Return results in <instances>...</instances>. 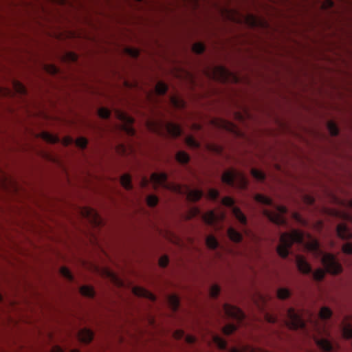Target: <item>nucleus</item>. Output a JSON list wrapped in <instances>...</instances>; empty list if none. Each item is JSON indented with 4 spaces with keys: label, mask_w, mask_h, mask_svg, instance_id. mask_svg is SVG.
Masks as SVG:
<instances>
[{
    "label": "nucleus",
    "mask_w": 352,
    "mask_h": 352,
    "mask_svg": "<svg viewBox=\"0 0 352 352\" xmlns=\"http://www.w3.org/2000/svg\"><path fill=\"white\" fill-rule=\"evenodd\" d=\"M294 243L306 246L316 258H320L326 272L333 274H338L342 272L341 265L333 254L324 252L316 240H312L306 244L304 241V233L298 230H292L290 232L281 234L280 243L276 249L278 255L283 258H287Z\"/></svg>",
    "instance_id": "f257e3e1"
},
{
    "label": "nucleus",
    "mask_w": 352,
    "mask_h": 352,
    "mask_svg": "<svg viewBox=\"0 0 352 352\" xmlns=\"http://www.w3.org/2000/svg\"><path fill=\"white\" fill-rule=\"evenodd\" d=\"M149 127L153 132L161 136L168 135L177 138L182 133V129L179 125L169 121L160 120L151 123Z\"/></svg>",
    "instance_id": "f03ea898"
},
{
    "label": "nucleus",
    "mask_w": 352,
    "mask_h": 352,
    "mask_svg": "<svg viewBox=\"0 0 352 352\" xmlns=\"http://www.w3.org/2000/svg\"><path fill=\"white\" fill-rule=\"evenodd\" d=\"M223 183L244 190L248 187V180L245 174L239 170L226 171L221 176Z\"/></svg>",
    "instance_id": "7ed1b4c3"
},
{
    "label": "nucleus",
    "mask_w": 352,
    "mask_h": 352,
    "mask_svg": "<svg viewBox=\"0 0 352 352\" xmlns=\"http://www.w3.org/2000/svg\"><path fill=\"white\" fill-rule=\"evenodd\" d=\"M283 323L291 329H305L306 324L301 315L290 307L286 310Z\"/></svg>",
    "instance_id": "20e7f679"
},
{
    "label": "nucleus",
    "mask_w": 352,
    "mask_h": 352,
    "mask_svg": "<svg viewBox=\"0 0 352 352\" xmlns=\"http://www.w3.org/2000/svg\"><path fill=\"white\" fill-rule=\"evenodd\" d=\"M276 211L265 210L263 211L266 217L278 226H287V220L285 214L287 213V208L285 206H276Z\"/></svg>",
    "instance_id": "39448f33"
},
{
    "label": "nucleus",
    "mask_w": 352,
    "mask_h": 352,
    "mask_svg": "<svg viewBox=\"0 0 352 352\" xmlns=\"http://www.w3.org/2000/svg\"><path fill=\"white\" fill-rule=\"evenodd\" d=\"M223 310L227 317L235 320L239 324L245 319V314L236 306L226 303L223 306Z\"/></svg>",
    "instance_id": "423d86ee"
},
{
    "label": "nucleus",
    "mask_w": 352,
    "mask_h": 352,
    "mask_svg": "<svg viewBox=\"0 0 352 352\" xmlns=\"http://www.w3.org/2000/svg\"><path fill=\"white\" fill-rule=\"evenodd\" d=\"M222 204L226 206L232 208L234 217L242 226H245L247 224V218L245 215L239 208L234 206V200L232 198L230 197H223L222 199Z\"/></svg>",
    "instance_id": "0eeeda50"
},
{
    "label": "nucleus",
    "mask_w": 352,
    "mask_h": 352,
    "mask_svg": "<svg viewBox=\"0 0 352 352\" xmlns=\"http://www.w3.org/2000/svg\"><path fill=\"white\" fill-rule=\"evenodd\" d=\"M212 72L213 78L219 81L226 82L230 78H233L236 80L237 79L236 76H232V73L227 68L221 65L214 67Z\"/></svg>",
    "instance_id": "6e6552de"
},
{
    "label": "nucleus",
    "mask_w": 352,
    "mask_h": 352,
    "mask_svg": "<svg viewBox=\"0 0 352 352\" xmlns=\"http://www.w3.org/2000/svg\"><path fill=\"white\" fill-rule=\"evenodd\" d=\"M118 117L120 120L122 121L124 130L127 135L130 136L135 135V131L133 127V124L134 122L133 118L122 112H118Z\"/></svg>",
    "instance_id": "1a4fd4ad"
},
{
    "label": "nucleus",
    "mask_w": 352,
    "mask_h": 352,
    "mask_svg": "<svg viewBox=\"0 0 352 352\" xmlns=\"http://www.w3.org/2000/svg\"><path fill=\"white\" fill-rule=\"evenodd\" d=\"M151 181L155 186H162L164 188L169 189L170 185L167 182V175L165 173H153L151 175Z\"/></svg>",
    "instance_id": "9d476101"
},
{
    "label": "nucleus",
    "mask_w": 352,
    "mask_h": 352,
    "mask_svg": "<svg viewBox=\"0 0 352 352\" xmlns=\"http://www.w3.org/2000/svg\"><path fill=\"white\" fill-rule=\"evenodd\" d=\"M82 214L93 224L98 226L101 223V219L94 209L91 208H84L81 210Z\"/></svg>",
    "instance_id": "9b49d317"
},
{
    "label": "nucleus",
    "mask_w": 352,
    "mask_h": 352,
    "mask_svg": "<svg viewBox=\"0 0 352 352\" xmlns=\"http://www.w3.org/2000/svg\"><path fill=\"white\" fill-rule=\"evenodd\" d=\"M217 125L226 131H228L236 136H241L242 133L238 127L232 122L225 120H221L217 122Z\"/></svg>",
    "instance_id": "f8f14e48"
},
{
    "label": "nucleus",
    "mask_w": 352,
    "mask_h": 352,
    "mask_svg": "<svg viewBox=\"0 0 352 352\" xmlns=\"http://www.w3.org/2000/svg\"><path fill=\"white\" fill-rule=\"evenodd\" d=\"M296 263L300 272L305 274H309L312 272L311 265L302 256L297 255L296 256Z\"/></svg>",
    "instance_id": "ddd939ff"
},
{
    "label": "nucleus",
    "mask_w": 352,
    "mask_h": 352,
    "mask_svg": "<svg viewBox=\"0 0 352 352\" xmlns=\"http://www.w3.org/2000/svg\"><path fill=\"white\" fill-rule=\"evenodd\" d=\"M336 232L338 236L343 240L352 239V232L349 230L347 226L344 223L338 225Z\"/></svg>",
    "instance_id": "4468645a"
},
{
    "label": "nucleus",
    "mask_w": 352,
    "mask_h": 352,
    "mask_svg": "<svg viewBox=\"0 0 352 352\" xmlns=\"http://www.w3.org/2000/svg\"><path fill=\"white\" fill-rule=\"evenodd\" d=\"M79 340L86 344L91 342L94 338V333L88 329H82L78 332Z\"/></svg>",
    "instance_id": "2eb2a0df"
},
{
    "label": "nucleus",
    "mask_w": 352,
    "mask_h": 352,
    "mask_svg": "<svg viewBox=\"0 0 352 352\" xmlns=\"http://www.w3.org/2000/svg\"><path fill=\"white\" fill-rule=\"evenodd\" d=\"M342 335L346 338H352V317L349 321L345 318L342 324Z\"/></svg>",
    "instance_id": "dca6fc26"
},
{
    "label": "nucleus",
    "mask_w": 352,
    "mask_h": 352,
    "mask_svg": "<svg viewBox=\"0 0 352 352\" xmlns=\"http://www.w3.org/2000/svg\"><path fill=\"white\" fill-rule=\"evenodd\" d=\"M317 346L324 352H331L333 349V344L327 338L316 339Z\"/></svg>",
    "instance_id": "f3484780"
},
{
    "label": "nucleus",
    "mask_w": 352,
    "mask_h": 352,
    "mask_svg": "<svg viewBox=\"0 0 352 352\" xmlns=\"http://www.w3.org/2000/svg\"><path fill=\"white\" fill-rule=\"evenodd\" d=\"M133 292L135 296L140 297H144L148 298L152 301L155 300V296L154 294L147 291L146 289L138 287H135L133 289Z\"/></svg>",
    "instance_id": "a211bd4d"
},
{
    "label": "nucleus",
    "mask_w": 352,
    "mask_h": 352,
    "mask_svg": "<svg viewBox=\"0 0 352 352\" xmlns=\"http://www.w3.org/2000/svg\"><path fill=\"white\" fill-rule=\"evenodd\" d=\"M204 195V192L199 189H189L188 190V198L192 201H197Z\"/></svg>",
    "instance_id": "6ab92c4d"
},
{
    "label": "nucleus",
    "mask_w": 352,
    "mask_h": 352,
    "mask_svg": "<svg viewBox=\"0 0 352 352\" xmlns=\"http://www.w3.org/2000/svg\"><path fill=\"white\" fill-rule=\"evenodd\" d=\"M202 218L208 225H213L217 220V216L214 211H208L202 215Z\"/></svg>",
    "instance_id": "aec40b11"
},
{
    "label": "nucleus",
    "mask_w": 352,
    "mask_h": 352,
    "mask_svg": "<svg viewBox=\"0 0 352 352\" xmlns=\"http://www.w3.org/2000/svg\"><path fill=\"white\" fill-rule=\"evenodd\" d=\"M254 199L256 202L265 206H273L272 199L262 194H256L254 196Z\"/></svg>",
    "instance_id": "412c9836"
},
{
    "label": "nucleus",
    "mask_w": 352,
    "mask_h": 352,
    "mask_svg": "<svg viewBox=\"0 0 352 352\" xmlns=\"http://www.w3.org/2000/svg\"><path fill=\"white\" fill-rule=\"evenodd\" d=\"M212 338L213 342L219 349L221 350H226L227 349V342L223 338L217 334L212 335Z\"/></svg>",
    "instance_id": "4be33fe9"
},
{
    "label": "nucleus",
    "mask_w": 352,
    "mask_h": 352,
    "mask_svg": "<svg viewBox=\"0 0 352 352\" xmlns=\"http://www.w3.org/2000/svg\"><path fill=\"white\" fill-rule=\"evenodd\" d=\"M228 235L234 242L239 243L242 240V234L233 228H228Z\"/></svg>",
    "instance_id": "5701e85b"
},
{
    "label": "nucleus",
    "mask_w": 352,
    "mask_h": 352,
    "mask_svg": "<svg viewBox=\"0 0 352 352\" xmlns=\"http://www.w3.org/2000/svg\"><path fill=\"white\" fill-rule=\"evenodd\" d=\"M184 140L186 145L190 148L195 149L200 146V143L192 135H186Z\"/></svg>",
    "instance_id": "b1692460"
},
{
    "label": "nucleus",
    "mask_w": 352,
    "mask_h": 352,
    "mask_svg": "<svg viewBox=\"0 0 352 352\" xmlns=\"http://www.w3.org/2000/svg\"><path fill=\"white\" fill-rule=\"evenodd\" d=\"M80 294L88 298H94L95 296V291L94 288L89 285H83L80 288Z\"/></svg>",
    "instance_id": "393cba45"
},
{
    "label": "nucleus",
    "mask_w": 352,
    "mask_h": 352,
    "mask_svg": "<svg viewBox=\"0 0 352 352\" xmlns=\"http://www.w3.org/2000/svg\"><path fill=\"white\" fill-rule=\"evenodd\" d=\"M120 183L126 190H131L132 188L131 178L129 174H124L121 176Z\"/></svg>",
    "instance_id": "a878e982"
},
{
    "label": "nucleus",
    "mask_w": 352,
    "mask_h": 352,
    "mask_svg": "<svg viewBox=\"0 0 352 352\" xmlns=\"http://www.w3.org/2000/svg\"><path fill=\"white\" fill-rule=\"evenodd\" d=\"M170 102L176 109H182L185 106V102L177 96H170Z\"/></svg>",
    "instance_id": "bb28decb"
},
{
    "label": "nucleus",
    "mask_w": 352,
    "mask_h": 352,
    "mask_svg": "<svg viewBox=\"0 0 352 352\" xmlns=\"http://www.w3.org/2000/svg\"><path fill=\"white\" fill-rule=\"evenodd\" d=\"M207 246L212 250H215L219 247V242L214 236L210 235L206 239Z\"/></svg>",
    "instance_id": "cd10ccee"
},
{
    "label": "nucleus",
    "mask_w": 352,
    "mask_h": 352,
    "mask_svg": "<svg viewBox=\"0 0 352 352\" xmlns=\"http://www.w3.org/2000/svg\"><path fill=\"white\" fill-rule=\"evenodd\" d=\"M43 138L45 141L48 143L54 144L59 142V138L55 135L49 133L47 132H44L43 133Z\"/></svg>",
    "instance_id": "c85d7f7f"
},
{
    "label": "nucleus",
    "mask_w": 352,
    "mask_h": 352,
    "mask_svg": "<svg viewBox=\"0 0 352 352\" xmlns=\"http://www.w3.org/2000/svg\"><path fill=\"white\" fill-rule=\"evenodd\" d=\"M155 90L158 95H164L168 90V86L163 82H158L155 85Z\"/></svg>",
    "instance_id": "c756f323"
},
{
    "label": "nucleus",
    "mask_w": 352,
    "mask_h": 352,
    "mask_svg": "<svg viewBox=\"0 0 352 352\" xmlns=\"http://www.w3.org/2000/svg\"><path fill=\"white\" fill-rule=\"evenodd\" d=\"M251 174L258 181L263 182L265 179V173L256 168H252Z\"/></svg>",
    "instance_id": "7c9ffc66"
},
{
    "label": "nucleus",
    "mask_w": 352,
    "mask_h": 352,
    "mask_svg": "<svg viewBox=\"0 0 352 352\" xmlns=\"http://www.w3.org/2000/svg\"><path fill=\"white\" fill-rule=\"evenodd\" d=\"M168 302L174 311H176L179 307V299L175 295L168 296Z\"/></svg>",
    "instance_id": "2f4dec72"
},
{
    "label": "nucleus",
    "mask_w": 352,
    "mask_h": 352,
    "mask_svg": "<svg viewBox=\"0 0 352 352\" xmlns=\"http://www.w3.org/2000/svg\"><path fill=\"white\" fill-rule=\"evenodd\" d=\"M291 295V292L287 288H279L277 290V296L279 299L285 300L289 298Z\"/></svg>",
    "instance_id": "473e14b6"
},
{
    "label": "nucleus",
    "mask_w": 352,
    "mask_h": 352,
    "mask_svg": "<svg viewBox=\"0 0 352 352\" xmlns=\"http://www.w3.org/2000/svg\"><path fill=\"white\" fill-rule=\"evenodd\" d=\"M238 327L235 324H226L222 329L223 333L226 336H230L233 333L236 329Z\"/></svg>",
    "instance_id": "72a5a7b5"
},
{
    "label": "nucleus",
    "mask_w": 352,
    "mask_h": 352,
    "mask_svg": "<svg viewBox=\"0 0 352 352\" xmlns=\"http://www.w3.org/2000/svg\"><path fill=\"white\" fill-rule=\"evenodd\" d=\"M327 129L332 136H337L339 133V129L336 124L332 121L327 123Z\"/></svg>",
    "instance_id": "f704fd0d"
},
{
    "label": "nucleus",
    "mask_w": 352,
    "mask_h": 352,
    "mask_svg": "<svg viewBox=\"0 0 352 352\" xmlns=\"http://www.w3.org/2000/svg\"><path fill=\"white\" fill-rule=\"evenodd\" d=\"M325 275V271L323 269L318 268L312 273L313 278L317 281H321Z\"/></svg>",
    "instance_id": "c9c22d12"
},
{
    "label": "nucleus",
    "mask_w": 352,
    "mask_h": 352,
    "mask_svg": "<svg viewBox=\"0 0 352 352\" xmlns=\"http://www.w3.org/2000/svg\"><path fill=\"white\" fill-rule=\"evenodd\" d=\"M332 314L331 311L327 307L321 308L319 316L322 320H327L331 318Z\"/></svg>",
    "instance_id": "e433bc0d"
},
{
    "label": "nucleus",
    "mask_w": 352,
    "mask_h": 352,
    "mask_svg": "<svg viewBox=\"0 0 352 352\" xmlns=\"http://www.w3.org/2000/svg\"><path fill=\"white\" fill-rule=\"evenodd\" d=\"M15 91L21 95H25L27 93L25 86L18 81H14L13 83Z\"/></svg>",
    "instance_id": "4c0bfd02"
},
{
    "label": "nucleus",
    "mask_w": 352,
    "mask_h": 352,
    "mask_svg": "<svg viewBox=\"0 0 352 352\" xmlns=\"http://www.w3.org/2000/svg\"><path fill=\"white\" fill-rule=\"evenodd\" d=\"M60 272L61 275L64 278L67 279L68 280H69V281L74 280V276L68 268H67L65 267H63L60 268Z\"/></svg>",
    "instance_id": "58836bf2"
},
{
    "label": "nucleus",
    "mask_w": 352,
    "mask_h": 352,
    "mask_svg": "<svg viewBox=\"0 0 352 352\" xmlns=\"http://www.w3.org/2000/svg\"><path fill=\"white\" fill-rule=\"evenodd\" d=\"M88 144L87 140L84 137H80L77 138L75 141V144L77 147L80 149H84L87 147Z\"/></svg>",
    "instance_id": "ea45409f"
},
{
    "label": "nucleus",
    "mask_w": 352,
    "mask_h": 352,
    "mask_svg": "<svg viewBox=\"0 0 352 352\" xmlns=\"http://www.w3.org/2000/svg\"><path fill=\"white\" fill-rule=\"evenodd\" d=\"M146 203L150 207H155L158 203V198L155 195H151L146 198Z\"/></svg>",
    "instance_id": "a19ab883"
},
{
    "label": "nucleus",
    "mask_w": 352,
    "mask_h": 352,
    "mask_svg": "<svg viewBox=\"0 0 352 352\" xmlns=\"http://www.w3.org/2000/svg\"><path fill=\"white\" fill-rule=\"evenodd\" d=\"M98 115L101 118L107 119L111 116V111L107 108L101 107L98 109Z\"/></svg>",
    "instance_id": "79ce46f5"
},
{
    "label": "nucleus",
    "mask_w": 352,
    "mask_h": 352,
    "mask_svg": "<svg viewBox=\"0 0 352 352\" xmlns=\"http://www.w3.org/2000/svg\"><path fill=\"white\" fill-rule=\"evenodd\" d=\"M192 50L196 54H202L205 51V45L202 43H196L192 46Z\"/></svg>",
    "instance_id": "37998d69"
},
{
    "label": "nucleus",
    "mask_w": 352,
    "mask_h": 352,
    "mask_svg": "<svg viewBox=\"0 0 352 352\" xmlns=\"http://www.w3.org/2000/svg\"><path fill=\"white\" fill-rule=\"evenodd\" d=\"M219 191L217 189L210 188L208 190V197L210 199H211L212 201H216L219 198Z\"/></svg>",
    "instance_id": "c03bdc74"
},
{
    "label": "nucleus",
    "mask_w": 352,
    "mask_h": 352,
    "mask_svg": "<svg viewBox=\"0 0 352 352\" xmlns=\"http://www.w3.org/2000/svg\"><path fill=\"white\" fill-rule=\"evenodd\" d=\"M220 293V287L217 285H213L210 289V295L212 298H217Z\"/></svg>",
    "instance_id": "a18cd8bd"
},
{
    "label": "nucleus",
    "mask_w": 352,
    "mask_h": 352,
    "mask_svg": "<svg viewBox=\"0 0 352 352\" xmlns=\"http://www.w3.org/2000/svg\"><path fill=\"white\" fill-rule=\"evenodd\" d=\"M292 217L296 222L300 223L301 225H306L307 223L305 220L298 212H294L292 213Z\"/></svg>",
    "instance_id": "49530a36"
},
{
    "label": "nucleus",
    "mask_w": 352,
    "mask_h": 352,
    "mask_svg": "<svg viewBox=\"0 0 352 352\" xmlns=\"http://www.w3.org/2000/svg\"><path fill=\"white\" fill-rule=\"evenodd\" d=\"M342 250L344 253L352 254V243L347 242L342 246Z\"/></svg>",
    "instance_id": "de8ad7c7"
},
{
    "label": "nucleus",
    "mask_w": 352,
    "mask_h": 352,
    "mask_svg": "<svg viewBox=\"0 0 352 352\" xmlns=\"http://www.w3.org/2000/svg\"><path fill=\"white\" fill-rule=\"evenodd\" d=\"M265 319L269 323H276L278 321V318L276 316L270 314H266Z\"/></svg>",
    "instance_id": "09e8293b"
},
{
    "label": "nucleus",
    "mask_w": 352,
    "mask_h": 352,
    "mask_svg": "<svg viewBox=\"0 0 352 352\" xmlns=\"http://www.w3.org/2000/svg\"><path fill=\"white\" fill-rule=\"evenodd\" d=\"M169 262V259L167 256H163L159 259V265L162 267H166Z\"/></svg>",
    "instance_id": "8fccbe9b"
},
{
    "label": "nucleus",
    "mask_w": 352,
    "mask_h": 352,
    "mask_svg": "<svg viewBox=\"0 0 352 352\" xmlns=\"http://www.w3.org/2000/svg\"><path fill=\"white\" fill-rule=\"evenodd\" d=\"M177 160L182 163H188L190 160V155H175Z\"/></svg>",
    "instance_id": "3c124183"
},
{
    "label": "nucleus",
    "mask_w": 352,
    "mask_h": 352,
    "mask_svg": "<svg viewBox=\"0 0 352 352\" xmlns=\"http://www.w3.org/2000/svg\"><path fill=\"white\" fill-rule=\"evenodd\" d=\"M305 201L308 205H313L314 203V198L309 195H305Z\"/></svg>",
    "instance_id": "603ef678"
},
{
    "label": "nucleus",
    "mask_w": 352,
    "mask_h": 352,
    "mask_svg": "<svg viewBox=\"0 0 352 352\" xmlns=\"http://www.w3.org/2000/svg\"><path fill=\"white\" fill-rule=\"evenodd\" d=\"M174 336L176 339H181L184 336V332L181 330H177L174 333Z\"/></svg>",
    "instance_id": "864d4df0"
},
{
    "label": "nucleus",
    "mask_w": 352,
    "mask_h": 352,
    "mask_svg": "<svg viewBox=\"0 0 352 352\" xmlns=\"http://www.w3.org/2000/svg\"><path fill=\"white\" fill-rule=\"evenodd\" d=\"M129 53L130 55L134 58H137L139 56V51L136 49H129Z\"/></svg>",
    "instance_id": "5fc2aeb1"
},
{
    "label": "nucleus",
    "mask_w": 352,
    "mask_h": 352,
    "mask_svg": "<svg viewBox=\"0 0 352 352\" xmlns=\"http://www.w3.org/2000/svg\"><path fill=\"white\" fill-rule=\"evenodd\" d=\"M67 56L69 60L72 62H76L78 59L77 55L73 52L68 53Z\"/></svg>",
    "instance_id": "6e6d98bb"
},
{
    "label": "nucleus",
    "mask_w": 352,
    "mask_h": 352,
    "mask_svg": "<svg viewBox=\"0 0 352 352\" xmlns=\"http://www.w3.org/2000/svg\"><path fill=\"white\" fill-rule=\"evenodd\" d=\"M186 340L189 344H192L195 342L196 338L192 336H186Z\"/></svg>",
    "instance_id": "4d7b16f0"
},
{
    "label": "nucleus",
    "mask_w": 352,
    "mask_h": 352,
    "mask_svg": "<svg viewBox=\"0 0 352 352\" xmlns=\"http://www.w3.org/2000/svg\"><path fill=\"white\" fill-rule=\"evenodd\" d=\"M49 72L53 74H56L58 73V69L55 66H50V69H49Z\"/></svg>",
    "instance_id": "13d9d810"
},
{
    "label": "nucleus",
    "mask_w": 352,
    "mask_h": 352,
    "mask_svg": "<svg viewBox=\"0 0 352 352\" xmlns=\"http://www.w3.org/2000/svg\"><path fill=\"white\" fill-rule=\"evenodd\" d=\"M73 142V139L71 138H66L65 140V144H72Z\"/></svg>",
    "instance_id": "bf43d9fd"
},
{
    "label": "nucleus",
    "mask_w": 352,
    "mask_h": 352,
    "mask_svg": "<svg viewBox=\"0 0 352 352\" xmlns=\"http://www.w3.org/2000/svg\"><path fill=\"white\" fill-rule=\"evenodd\" d=\"M52 352H63V350L58 347V346H56L54 349H53V351Z\"/></svg>",
    "instance_id": "052dcab7"
},
{
    "label": "nucleus",
    "mask_w": 352,
    "mask_h": 352,
    "mask_svg": "<svg viewBox=\"0 0 352 352\" xmlns=\"http://www.w3.org/2000/svg\"><path fill=\"white\" fill-rule=\"evenodd\" d=\"M175 154H179V155H182V154H188L187 153H186L185 151H178Z\"/></svg>",
    "instance_id": "680f3d73"
},
{
    "label": "nucleus",
    "mask_w": 352,
    "mask_h": 352,
    "mask_svg": "<svg viewBox=\"0 0 352 352\" xmlns=\"http://www.w3.org/2000/svg\"><path fill=\"white\" fill-rule=\"evenodd\" d=\"M233 352H242V351H239V350H237V349H234V350H233Z\"/></svg>",
    "instance_id": "e2e57ef3"
},
{
    "label": "nucleus",
    "mask_w": 352,
    "mask_h": 352,
    "mask_svg": "<svg viewBox=\"0 0 352 352\" xmlns=\"http://www.w3.org/2000/svg\"><path fill=\"white\" fill-rule=\"evenodd\" d=\"M2 299H3V296H2V295L0 294V301H1V300H2Z\"/></svg>",
    "instance_id": "0e129e2a"
},
{
    "label": "nucleus",
    "mask_w": 352,
    "mask_h": 352,
    "mask_svg": "<svg viewBox=\"0 0 352 352\" xmlns=\"http://www.w3.org/2000/svg\"><path fill=\"white\" fill-rule=\"evenodd\" d=\"M71 352H79V351L78 350L74 349V350H72Z\"/></svg>",
    "instance_id": "69168bd1"
},
{
    "label": "nucleus",
    "mask_w": 352,
    "mask_h": 352,
    "mask_svg": "<svg viewBox=\"0 0 352 352\" xmlns=\"http://www.w3.org/2000/svg\"><path fill=\"white\" fill-rule=\"evenodd\" d=\"M349 205L352 208V200L349 202Z\"/></svg>",
    "instance_id": "338daca9"
},
{
    "label": "nucleus",
    "mask_w": 352,
    "mask_h": 352,
    "mask_svg": "<svg viewBox=\"0 0 352 352\" xmlns=\"http://www.w3.org/2000/svg\"><path fill=\"white\" fill-rule=\"evenodd\" d=\"M277 168H278V170H280V167L279 166L277 167Z\"/></svg>",
    "instance_id": "774afa93"
}]
</instances>
